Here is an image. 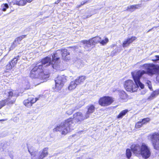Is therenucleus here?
Returning <instances> with one entry per match:
<instances>
[{"label": "nucleus", "mask_w": 159, "mask_h": 159, "mask_svg": "<svg viewBox=\"0 0 159 159\" xmlns=\"http://www.w3.org/2000/svg\"><path fill=\"white\" fill-rule=\"evenodd\" d=\"M143 68L146 70H139L137 71V73L134 77V80L140 85L141 89L144 88V85L140 81V79L144 74H147L148 75L152 76L154 75H157V81L159 83V65H156L153 64H145L142 66Z\"/></svg>", "instance_id": "1"}, {"label": "nucleus", "mask_w": 159, "mask_h": 159, "mask_svg": "<svg viewBox=\"0 0 159 159\" xmlns=\"http://www.w3.org/2000/svg\"><path fill=\"white\" fill-rule=\"evenodd\" d=\"M159 94V89L152 92L151 95L147 99L149 100H151L155 98L156 96L158 95Z\"/></svg>", "instance_id": "22"}, {"label": "nucleus", "mask_w": 159, "mask_h": 159, "mask_svg": "<svg viewBox=\"0 0 159 159\" xmlns=\"http://www.w3.org/2000/svg\"><path fill=\"white\" fill-rule=\"evenodd\" d=\"M7 120V119H3L0 120V121H6Z\"/></svg>", "instance_id": "47"}, {"label": "nucleus", "mask_w": 159, "mask_h": 159, "mask_svg": "<svg viewBox=\"0 0 159 159\" xmlns=\"http://www.w3.org/2000/svg\"><path fill=\"white\" fill-rule=\"evenodd\" d=\"M42 66H35L31 70L30 74V77L33 78H38L43 80V82L47 80L49 77V75L47 73L45 74L44 70L42 69Z\"/></svg>", "instance_id": "4"}, {"label": "nucleus", "mask_w": 159, "mask_h": 159, "mask_svg": "<svg viewBox=\"0 0 159 159\" xmlns=\"http://www.w3.org/2000/svg\"><path fill=\"white\" fill-rule=\"evenodd\" d=\"M75 110H76V109H69L66 112V113L68 115H71Z\"/></svg>", "instance_id": "36"}, {"label": "nucleus", "mask_w": 159, "mask_h": 159, "mask_svg": "<svg viewBox=\"0 0 159 159\" xmlns=\"http://www.w3.org/2000/svg\"><path fill=\"white\" fill-rule=\"evenodd\" d=\"M131 150L134 153L140 154L141 150V146L139 144H133L131 147Z\"/></svg>", "instance_id": "20"}, {"label": "nucleus", "mask_w": 159, "mask_h": 159, "mask_svg": "<svg viewBox=\"0 0 159 159\" xmlns=\"http://www.w3.org/2000/svg\"><path fill=\"white\" fill-rule=\"evenodd\" d=\"M101 38L97 36L91 39H90L91 42L93 43V45L95 43H99L101 41Z\"/></svg>", "instance_id": "26"}, {"label": "nucleus", "mask_w": 159, "mask_h": 159, "mask_svg": "<svg viewBox=\"0 0 159 159\" xmlns=\"http://www.w3.org/2000/svg\"><path fill=\"white\" fill-rule=\"evenodd\" d=\"M0 159H3L1 157V158H0Z\"/></svg>", "instance_id": "52"}, {"label": "nucleus", "mask_w": 159, "mask_h": 159, "mask_svg": "<svg viewBox=\"0 0 159 159\" xmlns=\"http://www.w3.org/2000/svg\"><path fill=\"white\" fill-rule=\"evenodd\" d=\"M119 94L120 98L123 100H126L128 97V95L123 90H120L119 91Z\"/></svg>", "instance_id": "24"}, {"label": "nucleus", "mask_w": 159, "mask_h": 159, "mask_svg": "<svg viewBox=\"0 0 159 159\" xmlns=\"http://www.w3.org/2000/svg\"><path fill=\"white\" fill-rule=\"evenodd\" d=\"M7 145L4 142H2L0 144V148L1 151H3L6 148Z\"/></svg>", "instance_id": "30"}, {"label": "nucleus", "mask_w": 159, "mask_h": 159, "mask_svg": "<svg viewBox=\"0 0 159 159\" xmlns=\"http://www.w3.org/2000/svg\"><path fill=\"white\" fill-rule=\"evenodd\" d=\"M145 93H146V92H145V91H143V92H142L141 93L142 94H144Z\"/></svg>", "instance_id": "49"}, {"label": "nucleus", "mask_w": 159, "mask_h": 159, "mask_svg": "<svg viewBox=\"0 0 159 159\" xmlns=\"http://www.w3.org/2000/svg\"><path fill=\"white\" fill-rule=\"evenodd\" d=\"M80 107H76V108H75V109H76H76H78L79 108H80Z\"/></svg>", "instance_id": "50"}, {"label": "nucleus", "mask_w": 159, "mask_h": 159, "mask_svg": "<svg viewBox=\"0 0 159 159\" xmlns=\"http://www.w3.org/2000/svg\"><path fill=\"white\" fill-rule=\"evenodd\" d=\"M66 80V77L63 75L58 76L56 78L55 80V91L60 90Z\"/></svg>", "instance_id": "7"}, {"label": "nucleus", "mask_w": 159, "mask_h": 159, "mask_svg": "<svg viewBox=\"0 0 159 159\" xmlns=\"http://www.w3.org/2000/svg\"><path fill=\"white\" fill-rule=\"evenodd\" d=\"M20 56L19 55L15 57L11 60L9 63V64L7 66V68L9 69H12V67L16 65L17 63V61L20 60Z\"/></svg>", "instance_id": "16"}, {"label": "nucleus", "mask_w": 159, "mask_h": 159, "mask_svg": "<svg viewBox=\"0 0 159 159\" xmlns=\"http://www.w3.org/2000/svg\"><path fill=\"white\" fill-rule=\"evenodd\" d=\"M109 40L108 39L105 37L104 39L102 40L101 38V41L100 42V43L102 45H104L107 44V43L108 42Z\"/></svg>", "instance_id": "31"}, {"label": "nucleus", "mask_w": 159, "mask_h": 159, "mask_svg": "<svg viewBox=\"0 0 159 159\" xmlns=\"http://www.w3.org/2000/svg\"><path fill=\"white\" fill-rule=\"evenodd\" d=\"M28 151L30 153V154L32 157V158H34L36 156L35 152L34 151V150L32 147H29L27 144Z\"/></svg>", "instance_id": "25"}, {"label": "nucleus", "mask_w": 159, "mask_h": 159, "mask_svg": "<svg viewBox=\"0 0 159 159\" xmlns=\"http://www.w3.org/2000/svg\"><path fill=\"white\" fill-rule=\"evenodd\" d=\"M12 2H8V5H9V6H10V7L11 4V3Z\"/></svg>", "instance_id": "48"}, {"label": "nucleus", "mask_w": 159, "mask_h": 159, "mask_svg": "<svg viewBox=\"0 0 159 159\" xmlns=\"http://www.w3.org/2000/svg\"><path fill=\"white\" fill-rule=\"evenodd\" d=\"M3 96L7 98L5 100L0 101V109L4 106L6 103L8 105L12 104L16 101V96L14 95L13 92L10 90L6 91L3 94Z\"/></svg>", "instance_id": "6"}, {"label": "nucleus", "mask_w": 159, "mask_h": 159, "mask_svg": "<svg viewBox=\"0 0 159 159\" xmlns=\"http://www.w3.org/2000/svg\"><path fill=\"white\" fill-rule=\"evenodd\" d=\"M12 2L14 5L20 6H23L26 4V2L25 0H12Z\"/></svg>", "instance_id": "21"}, {"label": "nucleus", "mask_w": 159, "mask_h": 159, "mask_svg": "<svg viewBox=\"0 0 159 159\" xmlns=\"http://www.w3.org/2000/svg\"><path fill=\"white\" fill-rule=\"evenodd\" d=\"M86 108L87 109V111L85 114L88 118L89 117L90 115L94 111L95 107L93 105L91 104L88 105Z\"/></svg>", "instance_id": "18"}, {"label": "nucleus", "mask_w": 159, "mask_h": 159, "mask_svg": "<svg viewBox=\"0 0 159 159\" xmlns=\"http://www.w3.org/2000/svg\"><path fill=\"white\" fill-rule=\"evenodd\" d=\"M150 137L154 148L159 150V133H153L150 135Z\"/></svg>", "instance_id": "8"}, {"label": "nucleus", "mask_w": 159, "mask_h": 159, "mask_svg": "<svg viewBox=\"0 0 159 159\" xmlns=\"http://www.w3.org/2000/svg\"><path fill=\"white\" fill-rule=\"evenodd\" d=\"M54 54L56 58V59L60 61L59 58L61 56L63 59L66 60V56L70 54V52H67L66 49H63L57 50L54 53Z\"/></svg>", "instance_id": "11"}, {"label": "nucleus", "mask_w": 159, "mask_h": 159, "mask_svg": "<svg viewBox=\"0 0 159 159\" xmlns=\"http://www.w3.org/2000/svg\"><path fill=\"white\" fill-rule=\"evenodd\" d=\"M26 35H22L21 36H20L19 37H18L17 38H16L15 40L17 42V43H18V44H20V42L24 38L26 37Z\"/></svg>", "instance_id": "32"}, {"label": "nucleus", "mask_w": 159, "mask_h": 159, "mask_svg": "<svg viewBox=\"0 0 159 159\" xmlns=\"http://www.w3.org/2000/svg\"><path fill=\"white\" fill-rule=\"evenodd\" d=\"M19 118L18 117H16L14 118L13 119V121L15 122H17L19 121Z\"/></svg>", "instance_id": "40"}, {"label": "nucleus", "mask_w": 159, "mask_h": 159, "mask_svg": "<svg viewBox=\"0 0 159 159\" xmlns=\"http://www.w3.org/2000/svg\"><path fill=\"white\" fill-rule=\"evenodd\" d=\"M128 112V110L127 109L125 110L121 111L117 116L118 118H121L125 115L126 113Z\"/></svg>", "instance_id": "28"}, {"label": "nucleus", "mask_w": 159, "mask_h": 159, "mask_svg": "<svg viewBox=\"0 0 159 159\" xmlns=\"http://www.w3.org/2000/svg\"><path fill=\"white\" fill-rule=\"evenodd\" d=\"M9 7V5L7 3H3L2 4L1 6L0 10H1L2 11H5L7 10Z\"/></svg>", "instance_id": "27"}, {"label": "nucleus", "mask_w": 159, "mask_h": 159, "mask_svg": "<svg viewBox=\"0 0 159 159\" xmlns=\"http://www.w3.org/2000/svg\"><path fill=\"white\" fill-rule=\"evenodd\" d=\"M33 0H25V1L26 2H31Z\"/></svg>", "instance_id": "46"}, {"label": "nucleus", "mask_w": 159, "mask_h": 159, "mask_svg": "<svg viewBox=\"0 0 159 159\" xmlns=\"http://www.w3.org/2000/svg\"><path fill=\"white\" fill-rule=\"evenodd\" d=\"M155 57L157 60H159V55H156Z\"/></svg>", "instance_id": "44"}, {"label": "nucleus", "mask_w": 159, "mask_h": 159, "mask_svg": "<svg viewBox=\"0 0 159 159\" xmlns=\"http://www.w3.org/2000/svg\"><path fill=\"white\" fill-rule=\"evenodd\" d=\"M140 154L143 158L147 159L149 157L151 152L149 148L145 143H142L141 146Z\"/></svg>", "instance_id": "9"}, {"label": "nucleus", "mask_w": 159, "mask_h": 159, "mask_svg": "<svg viewBox=\"0 0 159 159\" xmlns=\"http://www.w3.org/2000/svg\"><path fill=\"white\" fill-rule=\"evenodd\" d=\"M80 65H81V66L82 67V66H83V64H81Z\"/></svg>", "instance_id": "51"}, {"label": "nucleus", "mask_w": 159, "mask_h": 159, "mask_svg": "<svg viewBox=\"0 0 159 159\" xmlns=\"http://www.w3.org/2000/svg\"><path fill=\"white\" fill-rule=\"evenodd\" d=\"M143 125L141 121H139L136 123L135 126L137 128H140Z\"/></svg>", "instance_id": "34"}, {"label": "nucleus", "mask_w": 159, "mask_h": 159, "mask_svg": "<svg viewBox=\"0 0 159 159\" xmlns=\"http://www.w3.org/2000/svg\"><path fill=\"white\" fill-rule=\"evenodd\" d=\"M147 84H148V86L149 89L151 90H152V85L150 81H148L147 83Z\"/></svg>", "instance_id": "37"}, {"label": "nucleus", "mask_w": 159, "mask_h": 159, "mask_svg": "<svg viewBox=\"0 0 159 159\" xmlns=\"http://www.w3.org/2000/svg\"><path fill=\"white\" fill-rule=\"evenodd\" d=\"M83 157L85 158V159H91V158L89 156H88L87 153L84 154Z\"/></svg>", "instance_id": "39"}, {"label": "nucleus", "mask_w": 159, "mask_h": 159, "mask_svg": "<svg viewBox=\"0 0 159 159\" xmlns=\"http://www.w3.org/2000/svg\"><path fill=\"white\" fill-rule=\"evenodd\" d=\"M158 27V26H154L153 27L152 29L149 30L148 31H147V32H149L151 31H152V30H153V29H154V28H157V27Z\"/></svg>", "instance_id": "43"}, {"label": "nucleus", "mask_w": 159, "mask_h": 159, "mask_svg": "<svg viewBox=\"0 0 159 159\" xmlns=\"http://www.w3.org/2000/svg\"><path fill=\"white\" fill-rule=\"evenodd\" d=\"M38 100V98H34V97L31 96L29 97L27 99L25 100L23 102V103L25 106L30 107Z\"/></svg>", "instance_id": "13"}, {"label": "nucleus", "mask_w": 159, "mask_h": 159, "mask_svg": "<svg viewBox=\"0 0 159 159\" xmlns=\"http://www.w3.org/2000/svg\"><path fill=\"white\" fill-rule=\"evenodd\" d=\"M88 1L87 0L86 1H84L82 2L81 3V5L79 6V7H80L82 5L85 4V3H86Z\"/></svg>", "instance_id": "42"}, {"label": "nucleus", "mask_w": 159, "mask_h": 159, "mask_svg": "<svg viewBox=\"0 0 159 159\" xmlns=\"http://www.w3.org/2000/svg\"><path fill=\"white\" fill-rule=\"evenodd\" d=\"M136 38L135 36H132L130 38H128L122 44V46L125 48L129 46L134 40H135Z\"/></svg>", "instance_id": "19"}, {"label": "nucleus", "mask_w": 159, "mask_h": 159, "mask_svg": "<svg viewBox=\"0 0 159 159\" xmlns=\"http://www.w3.org/2000/svg\"><path fill=\"white\" fill-rule=\"evenodd\" d=\"M75 123L73 122V119L70 118L67 119L64 121L61 122L60 125H57L53 129L54 132L59 131L63 135L73 130L75 128Z\"/></svg>", "instance_id": "3"}, {"label": "nucleus", "mask_w": 159, "mask_h": 159, "mask_svg": "<svg viewBox=\"0 0 159 159\" xmlns=\"http://www.w3.org/2000/svg\"><path fill=\"white\" fill-rule=\"evenodd\" d=\"M137 73V72L135 74L133 72H131V75L135 84H134L133 81L131 80H129L125 82L124 87L127 91L133 92L136 91L138 88L140 87L141 88L140 85H139L138 82H136L135 80H134V77H135Z\"/></svg>", "instance_id": "5"}, {"label": "nucleus", "mask_w": 159, "mask_h": 159, "mask_svg": "<svg viewBox=\"0 0 159 159\" xmlns=\"http://www.w3.org/2000/svg\"><path fill=\"white\" fill-rule=\"evenodd\" d=\"M82 43L84 44V50L86 51H90L93 47L94 45L91 41L89 39L88 40L82 41Z\"/></svg>", "instance_id": "15"}, {"label": "nucleus", "mask_w": 159, "mask_h": 159, "mask_svg": "<svg viewBox=\"0 0 159 159\" xmlns=\"http://www.w3.org/2000/svg\"><path fill=\"white\" fill-rule=\"evenodd\" d=\"M113 101L112 98L109 96H104L100 98L99 104L102 106H106L110 105Z\"/></svg>", "instance_id": "12"}, {"label": "nucleus", "mask_w": 159, "mask_h": 159, "mask_svg": "<svg viewBox=\"0 0 159 159\" xmlns=\"http://www.w3.org/2000/svg\"><path fill=\"white\" fill-rule=\"evenodd\" d=\"M48 148H44L42 151L39 152L37 158L38 159H43L47 157L48 154Z\"/></svg>", "instance_id": "17"}, {"label": "nucleus", "mask_w": 159, "mask_h": 159, "mask_svg": "<svg viewBox=\"0 0 159 159\" xmlns=\"http://www.w3.org/2000/svg\"><path fill=\"white\" fill-rule=\"evenodd\" d=\"M141 7V5L137 4L132 5L128 6L127 8V10L129 11L132 12L136 9L139 8V7Z\"/></svg>", "instance_id": "23"}, {"label": "nucleus", "mask_w": 159, "mask_h": 159, "mask_svg": "<svg viewBox=\"0 0 159 159\" xmlns=\"http://www.w3.org/2000/svg\"><path fill=\"white\" fill-rule=\"evenodd\" d=\"M18 44V43H17V42L15 40L10 48V50H11L14 49Z\"/></svg>", "instance_id": "33"}, {"label": "nucleus", "mask_w": 159, "mask_h": 159, "mask_svg": "<svg viewBox=\"0 0 159 159\" xmlns=\"http://www.w3.org/2000/svg\"><path fill=\"white\" fill-rule=\"evenodd\" d=\"M86 77L84 76H79L78 78L75 80L74 81H72L68 87L69 90H72L74 89L79 84L83 82L85 80Z\"/></svg>", "instance_id": "10"}, {"label": "nucleus", "mask_w": 159, "mask_h": 159, "mask_svg": "<svg viewBox=\"0 0 159 159\" xmlns=\"http://www.w3.org/2000/svg\"><path fill=\"white\" fill-rule=\"evenodd\" d=\"M61 0H58L57 1H56L55 2V4H57L60 2H61Z\"/></svg>", "instance_id": "45"}, {"label": "nucleus", "mask_w": 159, "mask_h": 159, "mask_svg": "<svg viewBox=\"0 0 159 159\" xmlns=\"http://www.w3.org/2000/svg\"><path fill=\"white\" fill-rule=\"evenodd\" d=\"M91 16H92V15H84L83 16L82 18L84 19H86L87 18L90 17Z\"/></svg>", "instance_id": "38"}, {"label": "nucleus", "mask_w": 159, "mask_h": 159, "mask_svg": "<svg viewBox=\"0 0 159 159\" xmlns=\"http://www.w3.org/2000/svg\"><path fill=\"white\" fill-rule=\"evenodd\" d=\"M126 157L128 159H130L132 155V153L129 149L127 148L126 150Z\"/></svg>", "instance_id": "29"}, {"label": "nucleus", "mask_w": 159, "mask_h": 159, "mask_svg": "<svg viewBox=\"0 0 159 159\" xmlns=\"http://www.w3.org/2000/svg\"><path fill=\"white\" fill-rule=\"evenodd\" d=\"M74 119L77 122L81 121L88 118L85 114H83L80 112H77L74 115Z\"/></svg>", "instance_id": "14"}, {"label": "nucleus", "mask_w": 159, "mask_h": 159, "mask_svg": "<svg viewBox=\"0 0 159 159\" xmlns=\"http://www.w3.org/2000/svg\"><path fill=\"white\" fill-rule=\"evenodd\" d=\"M12 153L13 152L11 151L10 152V153H9V156H10V157L11 158V159H12L13 157V155L12 154Z\"/></svg>", "instance_id": "41"}, {"label": "nucleus", "mask_w": 159, "mask_h": 159, "mask_svg": "<svg viewBox=\"0 0 159 159\" xmlns=\"http://www.w3.org/2000/svg\"><path fill=\"white\" fill-rule=\"evenodd\" d=\"M150 119L149 118L147 117L143 119L141 122L143 123V124H144L146 123L149 121Z\"/></svg>", "instance_id": "35"}, {"label": "nucleus", "mask_w": 159, "mask_h": 159, "mask_svg": "<svg viewBox=\"0 0 159 159\" xmlns=\"http://www.w3.org/2000/svg\"><path fill=\"white\" fill-rule=\"evenodd\" d=\"M59 61L56 59V58L53 54L52 56V60L51 57L47 56L42 59L40 62L37 63L35 66H42V69L50 71L54 69H57L59 67Z\"/></svg>", "instance_id": "2"}]
</instances>
